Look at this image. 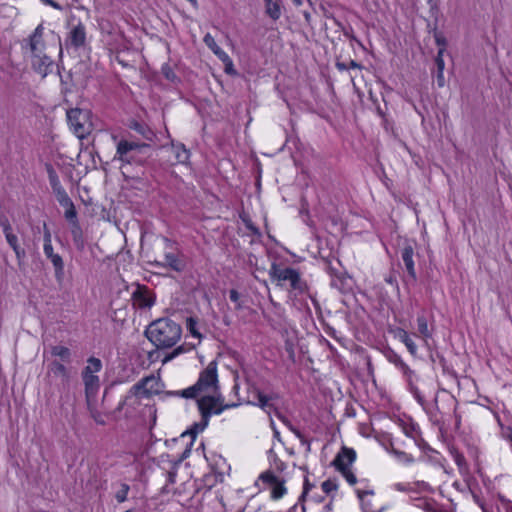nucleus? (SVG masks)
Segmentation results:
<instances>
[{"label":"nucleus","mask_w":512,"mask_h":512,"mask_svg":"<svg viewBox=\"0 0 512 512\" xmlns=\"http://www.w3.org/2000/svg\"><path fill=\"white\" fill-rule=\"evenodd\" d=\"M3 232L5 234V237L8 234H12V228H11L10 224L7 221L5 223H3Z\"/></svg>","instance_id":"obj_42"},{"label":"nucleus","mask_w":512,"mask_h":512,"mask_svg":"<svg viewBox=\"0 0 512 512\" xmlns=\"http://www.w3.org/2000/svg\"><path fill=\"white\" fill-rule=\"evenodd\" d=\"M356 494L360 501H364L366 496H373L374 490L372 488H357Z\"/></svg>","instance_id":"obj_32"},{"label":"nucleus","mask_w":512,"mask_h":512,"mask_svg":"<svg viewBox=\"0 0 512 512\" xmlns=\"http://www.w3.org/2000/svg\"><path fill=\"white\" fill-rule=\"evenodd\" d=\"M248 403L260 407L262 410L270 414V411L275 408L276 402L279 400V395L275 392L265 394L260 391L257 387L251 386L248 388ZM276 416L282 420L287 427L295 434V436L302 442V444H308L307 440L301 434V432L295 429L277 410Z\"/></svg>","instance_id":"obj_4"},{"label":"nucleus","mask_w":512,"mask_h":512,"mask_svg":"<svg viewBox=\"0 0 512 512\" xmlns=\"http://www.w3.org/2000/svg\"><path fill=\"white\" fill-rule=\"evenodd\" d=\"M394 337L397 338L399 341L403 343V341L408 337L409 333L402 329V328H396L393 331Z\"/></svg>","instance_id":"obj_34"},{"label":"nucleus","mask_w":512,"mask_h":512,"mask_svg":"<svg viewBox=\"0 0 512 512\" xmlns=\"http://www.w3.org/2000/svg\"><path fill=\"white\" fill-rule=\"evenodd\" d=\"M6 240L8 244L11 246V248L14 250L16 256L18 258L21 257V255L24 254V251L20 249V246L18 244V238L15 234H8L6 237Z\"/></svg>","instance_id":"obj_25"},{"label":"nucleus","mask_w":512,"mask_h":512,"mask_svg":"<svg viewBox=\"0 0 512 512\" xmlns=\"http://www.w3.org/2000/svg\"><path fill=\"white\" fill-rule=\"evenodd\" d=\"M356 459V453L353 449L343 447L333 460V465L350 485H355L358 481L355 474L350 470V466Z\"/></svg>","instance_id":"obj_9"},{"label":"nucleus","mask_w":512,"mask_h":512,"mask_svg":"<svg viewBox=\"0 0 512 512\" xmlns=\"http://www.w3.org/2000/svg\"><path fill=\"white\" fill-rule=\"evenodd\" d=\"M43 250L47 258H50L51 256L56 254L53 251L52 243H44Z\"/></svg>","instance_id":"obj_37"},{"label":"nucleus","mask_w":512,"mask_h":512,"mask_svg":"<svg viewBox=\"0 0 512 512\" xmlns=\"http://www.w3.org/2000/svg\"><path fill=\"white\" fill-rule=\"evenodd\" d=\"M417 330L419 337L421 338L422 342L427 345L428 340L431 337V331L428 327V322L425 316L421 315L417 318Z\"/></svg>","instance_id":"obj_20"},{"label":"nucleus","mask_w":512,"mask_h":512,"mask_svg":"<svg viewBox=\"0 0 512 512\" xmlns=\"http://www.w3.org/2000/svg\"><path fill=\"white\" fill-rule=\"evenodd\" d=\"M28 48L33 69L46 76L52 69L53 55L62 53L61 39L53 31H45L42 24L38 25L28 39Z\"/></svg>","instance_id":"obj_1"},{"label":"nucleus","mask_w":512,"mask_h":512,"mask_svg":"<svg viewBox=\"0 0 512 512\" xmlns=\"http://www.w3.org/2000/svg\"><path fill=\"white\" fill-rule=\"evenodd\" d=\"M186 329L192 337L196 338L198 342H201L203 335L200 332V323L197 318L188 317L185 322Z\"/></svg>","instance_id":"obj_22"},{"label":"nucleus","mask_w":512,"mask_h":512,"mask_svg":"<svg viewBox=\"0 0 512 512\" xmlns=\"http://www.w3.org/2000/svg\"><path fill=\"white\" fill-rule=\"evenodd\" d=\"M162 388L163 385L160 378L155 375H149L135 384L131 389V393L135 396L148 398L160 393Z\"/></svg>","instance_id":"obj_11"},{"label":"nucleus","mask_w":512,"mask_h":512,"mask_svg":"<svg viewBox=\"0 0 512 512\" xmlns=\"http://www.w3.org/2000/svg\"><path fill=\"white\" fill-rule=\"evenodd\" d=\"M53 191L57 201L62 207L72 202L65 189L61 186L60 182L53 183Z\"/></svg>","instance_id":"obj_23"},{"label":"nucleus","mask_w":512,"mask_h":512,"mask_svg":"<svg viewBox=\"0 0 512 512\" xmlns=\"http://www.w3.org/2000/svg\"><path fill=\"white\" fill-rule=\"evenodd\" d=\"M50 261L52 262L53 266L55 267L56 271L62 272L63 271V260L59 254H55L51 256Z\"/></svg>","instance_id":"obj_30"},{"label":"nucleus","mask_w":512,"mask_h":512,"mask_svg":"<svg viewBox=\"0 0 512 512\" xmlns=\"http://www.w3.org/2000/svg\"><path fill=\"white\" fill-rule=\"evenodd\" d=\"M443 53H444V49H440L437 53V57H436L437 70H444V68H445Z\"/></svg>","instance_id":"obj_35"},{"label":"nucleus","mask_w":512,"mask_h":512,"mask_svg":"<svg viewBox=\"0 0 512 512\" xmlns=\"http://www.w3.org/2000/svg\"><path fill=\"white\" fill-rule=\"evenodd\" d=\"M146 144H140L136 142H130L127 140H121L117 144L116 154L114 159L121 161L122 163L131 164L136 162V157L140 153L141 149L146 147Z\"/></svg>","instance_id":"obj_10"},{"label":"nucleus","mask_w":512,"mask_h":512,"mask_svg":"<svg viewBox=\"0 0 512 512\" xmlns=\"http://www.w3.org/2000/svg\"><path fill=\"white\" fill-rule=\"evenodd\" d=\"M294 4L300 6L302 4V0H293Z\"/></svg>","instance_id":"obj_52"},{"label":"nucleus","mask_w":512,"mask_h":512,"mask_svg":"<svg viewBox=\"0 0 512 512\" xmlns=\"http://www.w3.org/2000/svg\"><path fill=\"white\" fill-rule=\"evenodd\" d=\"M3 232L5 234V237L8 234H12V228H11L10 224L7 221L5 223H3Z\"/></svg>","instance_id":"obj_43"},{"label":"nucleus","mask_w":512,"mask_h":512,"mask_svg":"<svg viewBox=\"0 0 512 512\" xmlns=\"http://www.w3.org/2000/svg\"><path fill=\"white\" fill-rule=\"evenodd\" d=\"M226 58L227 59H225V60H221L224 63V65H225L226 73H228V74H235L233 62H232L231 58L229 57V55L227 53H226Z\"/></svg>","instance_id":"obj_33"},{"label":"nucleus","mask_w":512,"mask_h":512,"mask_svg":"<svg viewBox=\"0 0 512 512\" xmlns=\"http://www.w3.org/2000/svg\"><path fill=\"white\" fill-rule=\"evenodd\" d=\"M437 84L439 87L445 85L444 70H437Z\"/></svg>","instance_id":"obj_38"},{"label":"nucleus","mask_w":512,"mask_h":512,"mask_svg":"<svg viewBox=\"0 0 512 512\" xmlns=\"http://www.w3.org/2000/svg\"><path fill=\"white\" fill-rule=\"evenodd\" d=\"M86 40V32L83 24L79 23L74 26L68 36L67 43L75 48L83 46Z\"/></svg>","instance_id":"obj_16"},{"label":"nucleus","mask_w":512,"mask_h":512,"mask_svg":"<svg viewBox=\"0 0 512 512\" xmlns=\"http://www.w3.org/2000/svg\"><path fill=\"white\" fill-rule=\"evenodd\" d=\"M44 243H52L51 234L46 227H45V232H44Z\"/></svg>","instance_id":"obj_44"},{"label":"nucleus","mask_w":512,"mask_h":512,"mask_svg":"<svg viewBox=\"0 0 512 512\" xmlns=\"http://www.w3.org/2000/svg\"><path fill=\"white\" fill-rule=\"evenodd\" d=\"M132 301L137 308H150L154 304V295L146 286L138 285L132 293Z\"/></svg>","instance_id":"obj_14"},{"label":"nucleus","mask_w":512,"mask_h":512,"mask_svg":"<svg viewBox=\"0 0 512 512\" xmlns=\"http://www.w3.org/2000/svg\"><path fill=\"white\" fill-rule=\"evenodd\" d=\"M259 480L266 484L273 500L281 499L287 492L284 480L278 478L270 471L262 473L259 476Z\"/></svg>","instance_id":"obj_13"},{"label":"nucleus","mask_w":512,"mask_h":512,"mask_svg":"<svg viewBox=\"0 0 512 512\" xmlns=\"http://www.w3.org/2000/svg\"><path fill=\"white\" fill-rule=\"evenodd\" d=\"M70 129L80 139L88 136L93 130L92 113L87 109L73 108L67 111Z\"/></svg>","instance_id":"obj_6"},{"label":"nucleus","mask_w":512,"mask_h":512,"mask_svg":"<svg viewBox=\"0 0 512 512\" xmlns=\"http://www.w3.org/2000/svg\"><path fill=\"white\" fill-rule=\"evenodd\" d=\"M50 180H51V184L53 185V183H57L59 182L58 178L55 176V175H51L50 176Z\"/></svg>","instance_id":"obj_50"},{"label":"nucleus","mask_w":512,"mask_h":512,"mask_svg":"<svg viewBox=\"0 0 512 512\" xmlns=\"http://www.w3.org/2000/svg\"><path fill=\"white\" fill-rule=\"evenodd\" d=\"M337 68L339 70H345L348 68V66L345 63H337Z\"/></svg>","instance_id":"obj_48"},{"label":"nucleus","mask_w":512,"mask_h":512,"mask_svg":"<svg viewBox=\"0 0 512 512\" xmlns=\"http://www.w3.org/2000/svg\"><path fill=\"white\" fill-rule=\"evenodd\" d=\"M163 72L165 73V76L167 79H173L174 78V74L169 70L168 67H163Z\"/></svg>","instance_id":"obj_45"},{"label":"nucleus","mask_w":512,"mask_h":512,"mask_svg":"<svg viewBox=\"0 0 512 512\" xmlns=\"http://www.w3.org/2000/svg\"><path fill=\"white\" fill-rule=\"evenodd\" d=\"M41 1L49 6L53 7L54 9H57V10L62 9V7L57 2H55L53 0H41Z\"/></svg>","instance_id":"obj_40"},{"label":"nucleus","mask_w":512,"mask_h":512,"mask_svg":"<svg viewBox=\"0 0 512 512\" xmlns=\"http://www.w3.org/2000/svg\"><path fill=\"white\" fill-rule=\"evenodd\" d=\"M182 335L179 324L168 318H160L152 322L147 330V338L158 348L174 346Z\"/></svg>","instance_id":"obj_2"},{"label":"nucleus","mask_w":512,"mask_h":512,"mask_svg":"<svg viewBox=\"0 0 512 512\" xmlns=\"http://www.w3.org/2000/svg\"><path fill=\"white\" fill-rule=\"evenodd\" d=\"M163 148L174 156L175 163H186L189 159V152L181 143H172L170 146H164Z\"/></svg>","instance_id":"obj_17"},{"label":"nucleus","mask_w":512,"mask_h":512,"mask_svg":"<svg viewBox=\"0 0 512 512\" xmlns=\"http://www.w3.org/2000/svg\"><path fill=\"white\" fill-rule=\"evenodd\" d=\"M349 68H360V65L358 63H356L355 61H351L349 63Z\"/></svg>","instance_id":"obj_49"},{"label":"nucleus","mask_w":512,"mask_h":512,"mask_svg":"<svg viewBox=\"0 0 512 512\" xmlns=\"http://www.w3.org/2000/svg\"><path fill=\"white\" fill-rule=\"evenodd\" d=\"M50 359H58L64 363L71 362V351L63 345H52L49 348Z\"/></svg>","instance_id":"obj_18"},{"label":"nucleus","mask_w":512,"mask_h":512,"mask_svg":"<svg viewBox=\"0 0 512 512\" xmlns=\"http://www.w3.org/2000/svg\"><path fill=\"white\" fill-rule=\"evenodd\" d=\"M183 352H184V348L182 346L177 347L169 355H167L164 358L163 363L170 361L171 359H173L174 357L178 356L179 354H181Z\"/></svg>","instance_id":"obj_36"},{"label":"nucleus","mask_w":512,"mask_h":512,"mask_svg":"<svg viewBox=\"0 0 512 512\" xmlns=\"http://www.w3.org/2000/svg\"><path fill=\"white\" fill-rule=\"evenodd\" d=\"M269 276L271 280L276 282L278 286H284L286 283H288L292 290H303L300 274L293 268H284L276 263H273L269 269Z\"/></svg>","instance_id":"obj_7"},{"label":"nucleus","mask_w":512,"mask_h":512,"mask_svg":"<svg viewBox=\"0 0 512 512\" xmlns=\"http://www.w3.org/2000/svg\"><path fill=\"white\" fill-rule=\"evenodd\" d=\"M403 344L406 346V348L408 349V351L412 354V355H416L417 354V346L414 342V340L412 339L411 335L409 334L408 337L403 341Z\"/></svg>","instance_id":"obj_31"},{"label":"nucleus","mask_w":512,"mask_h":512,"mask_svg":"<svg viewBox=\"0 0 512 512\" xmlns=\"http://www.w3.org/2000/svg\"><path fill=\"white\" fill-rule=\"evenodd\" d=\"M217 362L211 361L199 374L197 382L180 392L184 398H197L202 394H215L219 391Z\"/></svg>","instance_id":"obj_3"},{"label":"nucleus","mask_w":512,"mask_h":512,"mask_svg":"<svg viewBox=\"0 0 512 512\" xmlns=\"http://www.w3.org/2000/svg\"><path fill=\"white\" fill-rule=\"evenodd\" d=\"M394 487H395V489H396V490H398V491H405V487H404V485H403V484H401V483H397V484H395V486H394Z\"/></svg>","instance_id":"obj_47"},{"label":"nucleus","mask_w":512,"mask_h":512,"mask_svg":"<svg viewBox=\"0 0 512 512\" xmlns=\"http://www.w3.org/2000/svg\"><path fill=\"white\" fill-rule=\"evenodd\" d=\"M266 13L273 19L277 20L281 16V7L276 0H265Z\"/></svg>","instance_id":"obj_24"},{"label":"nucleus","mask_w":512,"mask_h":512,"mask_svg":"<svg viewBox=\"0 0 512 512\" xmlns=\"http://www.w3.org/2000/svg\"><path fill=\"white\" fill-rule=\"evenodd\" d=\"M93 417L96 420V422H98L100 424H104V421L100 418V416H96V415L93 414Z\"/></svg>","instance_id":"obj_51"},{"label":"nucleus","mask_w":512,"mask_h":512,"mask_svg":"<svg viewBox=\"0 0 512 512\" xmlns=\"http://www.w3.org/2000/svg\"><path fill=\"white\" fill-rule=\"evenodd\" d=\"M229 298L233 303H235L236 309L240 310L243 308L242 301L240 299V294L236 290H234V289L230 290Z\"/></svg>","instance_id":"obj_29"},{"label":"nucleus","mask_w":512,"mask_h":512,"mask_svg":"<svg viewBox=\"0 0 512 512\" xmlns=\"http://www.w3.org/2000/svg\"><path fill=\"white\" fill-rule=\"evenodd\" d=\"M198 397V408L204 421L202 429L207 426L210 416L218 415L224 410L236 406V404H225L224 398L222 397L220 391L216 392L215 394H202Z\"/></svg>","instance_id":"obj_5"},{"label":"nucleus","mask_w":512,"mask_h":512,"mask_svg":"<svg viewBox=\"0 0 512 512\" xmlns=\"http://www.w3.org/2000/svg\"><path fill=\"white\" fill-rule=\"evenodd\" d=\"M65 208V218L73 223L76 222L77 212L75 210L73 202L63 206Z\"/></svg>","instance_id":"obj_26"},{"label":"nucleus","mask_w":512,"mask_h":512,"mask_svg":"<svg viewBox=\"0 0 512 512\" xmlns=\"http://www.w3.org/2000/svg\"><path fill=\"white\" fill-rule=\"evenodd\" d=\"M270 425H271V428H272V429H273V431H274V436H275L276 438H279L280 433H279V431L276 429V427H275V423H274V421H273V419H272V418H270Z\"/></svg>","instance_id":"obj_46"},{"label":"nucleus","mask_w":512,"mask_h":512,"mask_svg":"<svg viewBox=\"0 0 512 512\" xmlns=\"http://www.w3.org/2000/svg\"><path fill=\"white\" fill-rule=\"evenodd\" d=\"M203 41L206 46L219 58V60L227 59L226 52L217 45L214 37L210 33H207L204 36Z\"/></svg>","instance_id":"obj_21"},{"label":"nucleus","mask_w":512,"mask_h":512,"mask_svg":"<svg viewBox=\"0 0 512 512\" xmlns=\"http://www.w3.org/2000/svg\"><path fill=\"white\" fill-rule=\"evenodd\" d=\"M72 234H73L75 241H77L78 238L81 237V230H80V227L78 226L77 222L74 223V228L72 230Z\"/></svg>","instance_id":"obj_39"},{"label":"nucleus","mask_w":512,"mask_h":512,"mask_svg":"<svg viewBox=\"0 0 512 512\" xmlns=\"http://www.w3.org/2000/svg\"><path fill=\"white\" fill-rule=\"evenodd\" d=\"M45 361H47V375L59 378L61 380H68L69 378V370L66 367L67 363L59 361L58 359H50L46 352L43 354Z\"/></svg>","instance_id":"obj_15"},{"label":"nucleus","mask_w":512,"mask_h":512,"mask_svg":"<svg viewBox=\"0 0 512 512\" xmlns=\"http://www.w3.org/2000/svg\"><path fill=\"white\" fill-rule=\"evenodd\" d=\"M413 248L411 246H406L403 248L401 252V257L406 267L407 272L412 278L416 277L414 261H413Z\"/></svg>","instance_id":"obj_19"},{"label":"nucleus","mask_w":512,"mask_h":512,"mask_svg":"<svg viewBox=\"0 0 512 512\" xmlns=\"http://www.w3.org/2000/svg\"><path fill=\"white\" fill-rule=\"evenodd\" d=\"M158 246L164 250L163 256L155 257L153 263L157 266H168L176 271L181 270V263L177 255L169 251L171 244L166 238L159 240Z\"/></svg>","instance_id":"obj_12"},{"label":"nucleus","mask_w":512,"mask_h":512,"mask_svg":"<svg viewBox=\"0 0 512 512\" xmlns=\"http://www.w3.org/2000/svg\"><path fill=\"white\" fill-rule=\"evenodd\" d=\"M322 489L324 492L329 493L333 489V484L329 481L322 483Z\"/></svg>","instance_id":"obj_41"},{"label":"nucleus","mask_w":512,"mask_h":512,"mask_svg":"<svg viewBox=\"0 0 512 512\" xmlns=\"http://www.w3.org/2000/svg\"><path fill=\"white\" fill-rule=\"evenodd\" d=\"M393 454L399 461L403 463L410 464L414 462L413 457L405 452L393 450Z\"/></svg>","instance_id":"obj_28"},{"label":"nucleus","mask_w":512,"mask_h":512,"mask_svg":"<svg viewBox=\"0 0 512 512\" xmlns=\"http://www.w3.org/2000/svg\"><path fill=\"white\" fill-rule=\"evenodd\" d=\"M128 492H129V486L127 484H122L120 489L117 491V493L115 495L116 500L120 503L126 501Z\"/></svg>","instance_id":"obj_27"},{"label":"nucleus","mask_w":512,"mask_h":512,"mask_svg":"<svg viewBox=\"0 0 512 512\" xmlns=\"http://www.w3.org/2000/svg\"><path fill=\"white\" fill-rule=\"evenodd\" d=\"M101 368L102 363L100 359L90 357L87 360V365L82 372V377L85 385V394L88 403H90L91 399L95 397L99 390L100 383L97 373L101 370Z\"/></svg>","instance_id":"obj_8"}]
</instances>
